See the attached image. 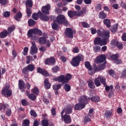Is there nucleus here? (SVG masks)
I'll return each mask as SVG.
<instances>
[{"label": "nucleus", "instance_id": "1", "mask_svg": "<svg viewBox=\"0 0 126 126\" xmlns=\"http://www.w3.org/2000/svg\"><path fill=\"white\" fill-rule=\"evenodd\" d=\"M33 34L38 35V36H42V31L37 28H34L28 31V37L31 38L32 40H37L38 38V36H33Z\"/></svg>", "mask_w": 126, "mask_h": 126}, {"label": "nucleus", "instance_id": "2", "mask_svg": "<svg viewBox=\"0 0 126 126\" xmlns=\"http://www.w3.org/2000/svg\"><path fill=\"white\" fill-rule=\"evenodd\" d=\"M84 57L81 54H79L78 56L72 58V61L70 62L71 65L76 67L79 65L80 62L83 61Z\"/></svg>", "mask_w": 126, "mask_h": 126}, {"label": "nucleus", "instance_id": "3", "mask_svg": "<svg viewBox=\"0 0 126 126\" xmlns=\"http://www.w3.org/2000/svg\"><path fill=\"white\" fill-rule=\"evenodd\" d=\"M97 35L99 37H101L103 39H105L106 40H109L110 38V31L102 30H97Z\"/></svg>", "mask_w": 126, "mask_h": 126}, {"label": "nucleus", "instance_id": "4", "mask_svg": "<svg viewBox=\"0 0 126 126\" xmlns=\"http://www.w3.org/2000/svg\"><path fill=\"white\" fill-rule=\"evenodd\" d=\"M55 21L56 23H58V24H64V25H67V21L63 15H59L57 17L56 20H55Z\"/></svg>", "mask_w": 126, "mask_h": 126}, {"label": "nucleus", "instance_id": "5", "mask_svg": "<svg viewBox=\"0 0 126 126\" xmlns=\"http://www.w3.org/2000/svg\"><path fill=\"white\" fill-rule=\"evenodd\" d=\"M109 40L105 39V38H103L102 39L100 38V37H96L94 41V45H99V46H105V45H107V42H108Z\"/></svg>", "mask_w": 126, "mask_h": 126}, {"label": "nucleus", "instance_id": "6", "mask_svg": "<svg viewBox=\"0 0 126 126\" xmlns=\"http://www.w3.org/2000/svg\"><path fill=\"white\" fill-rule=\"evenodd\" d=\"M1 94L7 97H10V96L12 95V91L9 89V85L5 86V87L2 90Z\"/></svg>", "mask_w": 126, "mask_h": 126}, {"label": "nucleus", "instance_id": "7", "mask_svg": "<svg viewBox=\"0 0 126 126\" xmlns=\"http://www.w3.org/2000/svg\"><path fill=\"white\" fill-rule=\"evenodd\" d=\"M61 117L62 120H63L65 124H70L71 123V118H70V116L66 114H65L63 116V111H62L61 112Z\"/></svg>", "mask_w": 126, "mask_h": 126}, {"label": "nucleus", "instance_id": "8", "mask_svg": "<svg viewBox=\"0 0 126 126\" xmlns=\"http://www.w3.org/2000/svg\"><path fill=\"white\" fill-rule=\"evenodd\" d=\"M32 45L30 54H31L32 56H34V55H36V54L38 53V48L36 46V43L34 42H32Z\"/></svg>", "mask_w": 126, "mask_h": 126}, {"label": "nucleus", "instance_id": "9", "mask_svg": "<svg viewBox=\"0 0 126 126\" xmlns=\"http://www.w3.org/2000/svg\"><path fill=\"white\" fill-rule=\"evenodd\" d=\"M90 98L89 97H87V96L86 95H83L81 96L80 99H79V102H80V104H82L83 105H85V107L88 103V101H89Z\"/></svg>", "mask_w": 126, "mask_h": 126}, {"label": "nucleus", "instance_id": "10", "mask_svg": "<svg viewBox=\"0 0 126 126\" xmlns=\"http://www.w3.org/2000/svg\"><path fill=\"white\" fill-rule=\"evenodd\" d=\"M64 34L65 36H66V37H68V38H71V39L73 38V32L72 31V29L71 28L66 29Z\"/></svg>", "mask_w": 126, "mask_h": 126}, {"label": "nucleus", "instance_id": "11", "mask_svg": "<svg viewBox=\"0 0 126 126\" xmlns=\"http://www.w3.org/2000/svg\"><path fill=\"white\" fill-rule=\"evenodd\" d=\"M104 61H106V55L101 54L96 58L95 62L96 63H104Z\"/></svg>", "mask_w": 126, "mask_h": 126}, {"label": "nucleus", "instance_id": "12", "mask_svg": "<svg viewBox=\"0 0 126 126\" xmlns=\"http://www.w3.org/2000/svg\"><path fill=\"white\" fill-rule=\"evenodd\" d=\"M54 80L58 81V82H61V83H66L65 81V77L63 75H61L59 77L54 78Z\"/></svg>", "mask_w": 126, "mask_h": 126}, {"label": "nucleus", "instance_id": "13", "mask_svg": "<svg viewBox=\"0 0 126 126\" xmlns=\"http://www.w3.org/2000/svg\"><path fill=\"white\" fill-rule=\"evenodd\" d=\"M51 9V6L48 4L46 6H43L42 8V12L44 14H49L50 13V10Z\"/></svg>", "mask_w": 126, "mask_h": 126}, {"label": "nucleus", "instance_id": "14", "mask_svg": "<svg viewBox=\"0 0 126 126\" xmlns=\"http://www.w3.org/2000/svg\"><path fill=\"white\" fill-rule=\"evenodd\" d=\"M38 14L40 16V19L42 21H49V16L46 15H43V13H42V12L41 11H39L38 12Z\"/></svg>", "mask_w": 126, "mask_h": 126}, {"label": "nucleus", "instance_id": "15", "mask_svg": "<svg viewBox=\"0 0 126 126\" xmlns=\"http://www.w3.org/2000/svg\"><path fill=\"white\" fill-rule=\"evenodd\" d=\"M25 83L23 80H19V88L22 92H24L25 91Z\"/></svg>", "mask_w": 126, "mask_h": 126}, {"label": "nucleus", "instance_id": "16", "mask_svg": "<svg viewBox=\"0 0 126 126\" xmlns=\"http://www.w3.org/2000/svg\"><path fill=\"white\" fill-rule=\"evenodd\" d=\"M37 71L38 73H41L44 76H49V74L48 73V71L45 69H42L40 67H38L37 69Z\"/></svg>", "mask_w": 126, "mask_h": 126}, {"label": "nucleus", "instance_id": "17", "mask_svg": "<svg viewBox=\"0 0 126 126\" xmlns=\"http://www.w3.org/2000/svg\"><path fill=\"white\" fill-rule=\"evenodd\" d=\"M53 63H56V59L54 57L48 58L45 61L46 64H53Z\"/></svg>", "mask_w": 126, "mask_h": 126}, {"label": "nucleus", "instance_id": "18", "mask_svg": "<svg viewBox=\"0 0 126 126\" xmlns=\"http://www.w3.org/2000/svg\"><path fill=\"white\" fill-rule=\"evenodd\" d=\"M63 112V114L65 113V114H71L72 112V106L69 105L66 108L63 109L62 111Z\"/></svg>", "mask_w": 126, "mask_h": 126}, {"label": "nucleus", "instance_id": "19", "mask_svg": "<svg viewBox=\"0 0 126 126\" xmlns=\"http://www.w3.org/2000/svg\"><path fill=\"white\" fill-rule=\"evenodd\" d=\"M84 108H85V104L80 103V101H79V103H77L74 106L75 110H82V109H84Z\"/></svg>", "mask_w": 126, "mask_h": 126}, {"label": "nucleus", "instance_id": "20", "mask_svg": "<svg viewBox=\"0 0 126 126\" xmlns=\"http://www.w3.org/2000/svg\"><path fill=\"white\" fill-rule=\"evenodd\" d=\"M85 66H86V68L89 70V74H90V75H92V73H90V71H91V70H93V68L91 66V64H90V63L88 62H85Z\"/></svg>", "mask_w": 126, "mask_h": 126}, {"label": "nucleus", "instance_id": "21", "mask_svg": "<svg viewBox=\"0 0 126 126\" xmlns=\"http://www.w3.org/2000/svg\"><path fill=\"white\" fill-rule=\"evenodd\" d=\"M26 8H30L33 6V1L31 0H27L26 1Z\"/></svg>", "mask_w": 126, "mask_h": 126}, {"label": "nucleus", "instance_id": "22", "mask_svg": "<svg viewBox=\"0 0 126 126\" xmlns=\"http://www.w3.org/2000/svg\"><path fill=\"white\" fill-rule=\"evenodd\" d=\"M112 114H113V111L111 110H107L104 114V117L106 118V119H110L111 116H112Z\"/></svg>", "mask_w": 126, "mask_h": 126}, {"label": "nucleus", "instance_id": "23", "mask_svg": "<svg viewBox=\"0 0 126 126\" xmlns=\"http://www.w3.org/2000/svg\"><path fill=\"white\" fill-rule=\"evenodd\" d=\"M44 86L45 89H50L51 88V84L49 83L48 79H45L44 80Z\"/></svg>", "mask_w": 126, "mask_h": 126}, {"label": "nucleus", "instance_id": "24", "mask_svg": "<svg viewBox=\"0 0 126 126\" xmlns=\"http://www.w3.org/2000/svg\"><path fill=\"white\" fill-rule=\"evenodd\" d=\"M103 23L106 25L107 28L111 27V21L108 19H105L103 20Z\"/></svg>", "mask_w": 126, "mask_h": 126}, {"label": "nucleus", "instance_id": "25", "mask_svg": "<svg viewBox=\"0 0 126 126\" xmlns=\"http://www.w3.org/2000/svg\"><path fill=\"white\" fill-rule=\"evenodd\" d=\"M67 14L69 17H70V18H72V17L76 16V12L74 11H69L67 12Z\"/></svg>", "mask_w": 126, "mask_h": 126}, {"label": "nucleus", "instance_id": "26", "mask_svg": "<svg viewBox=\"0 0 126 126\" xmlns=\"http://www.w3.org/2000/svg\"><path fill=\"white\" fill-rule=\"evenodd\" d=\"M26 63L27 64H29L31 63V62H33L34 61V59H33V57L31 56H28L26 57Z\"/></svg>", "mask_w": 126, "mask_h": 126}, {"label": "nucleus", "instance_id": "27", "mask_svg": "<svg viewBox=\"0 0 126 126\" xmlns=\"http://www.w3.org/2000/svg\"><path fill=\"white\" fill-rule=\"evenodd\" d=\"M46 39H47V36L40 37L38 39L39 43L41 44V45H45V42L47 40Z\"/></svg>", "mask_w": 126, "mask_h": 126}, {"label": "nucleus", "instance_id": "28", "mask_svg": "<svg viewBox=\"0 0 126 126\" xmlns=\"http://www.w3.org/2000/svg\"><path fill=\"white\" fill-rule=\"evenodd\" d=\"M7 31L5 30L3 32H1L0 33V38H1V39H3L4 38H5L6 37V36H7Z\"/></svg>", "mask_w": 126, "mask_h": 126}, {"label": "nucleus", "instance_id": "29", "mask_svg": "<svg viewBox=\"0 0 126 126\" xmlns=\"http://www.w3.org/2000/svg\"><path fill=\"white\" fill-rule=\"evenodd\" d=\"M107 17V14L105 13L104 12H100L99 14V18L100 19H105Z\"/></svg>", "mask_w": 126, "mask_h": 126}, {"label": "nucleus", "instance_id": "30", "mask_svg": "<svg viewBox=\"0 0 126 126\" xmlns=\"http://www.w3.org/2000/svg\"><path fill=\"white\" fill-rule=\"evenodd\" d=\"M89 87L92 89H94L95 88V85L93 84V81L92 80H90L88 81Z\"/></svg>", "mask_w": 126, "mask_h": 126}, {"label": "nucleus", "instance_id": "31", "mask_svg": "<svg viewBox=\"0 0 126 126\" xmlns=\"http://www.w3.org/2000/svg\"><path fill=\"white\" fill-rule=\"evenodd\" d=\"M27 67L29 71H33V70L35 69V66L32 64H29Z\"/></svg>", "mask_w": 126, "mask_h": 126}, {"label": "nucleus", "instance_id": "32", "mask_svg": "<svg viewBox=\"0 0 126 126\" xmlns=\"http://www.w3.org/2000/svg\"><path fill=\"white\" fill-rule=\"evenodd\" d=\"M94 84L97 87H98V86H100L101 85V83L100 82V79L99 77H98L94 80Z\"/></svg>", "mask_w": 126, "mask_h": 126}, {"label": "nucleus", "instance_id": "33", "mask_svg": "<svg viewBox=\"0 0 126 126\" xmlns=\"http://www.w3.org/2000/svg\"><path fill=\"white\" fill-rule=\"evenodd\" d=\"M98 77L99 78V80L100 81V82L102 84H103L104 86H106V85H107L106 84V79L104 78L103 77H102V76H98Z\"/></svg>", "mask_w": 126, "mask_h": 126}, {"label": "nucleus", "instance_id": "34", "mask_svg": "<svg viewBox=\"0 0 126 126\" xmlns=\"http://www.w3.org/2000/svg\"><path fill=\"white\" fill-rule=\"evenodd\" d=\"M72 78V77H71V74L67 73L66 75V77H65V81H66V83H67V82H68V81H69V80H70Z\"/></svg>", "mask_w": 126, "mask_h": 126}, {"label": "nucleus", "instance_id": "35", "mask_svg": "<svg viewBox=\"0 0 126 126\" xmlns=\"http://www.w3.org/2000/svg\"><path fill=\"white\" fill-rule=\"evenodd\" d=\"M91 101H92V102H99L100 97L98 96H93L91 98Z\"/></svg>", "mask_w": 126, "mask_h": 126}, {"label": "nucleus", "instance_id": "36", "mask_svg": "<svg viewBox=\"0 0 126 126\" xmlns=\"http://www.w3.org/2000/svg\"><path fill=\"white\" fill-rule=\"evenodd\" d=\"M35 23L36 22L34 20H33V19H30L28 21L29 26H30V27H31V26H34Z\"/></svg>", "mask_w": 126, "mask_h": 126}, {"label": "nucleus", "instance_id": "37", "mask_svg": "<svg viewBox=\"0 0 126 126\" xmlns=\"http://www.w3.org/2000/svg\"><path fill=\"white\" fill-rule=\"evenodd\" d=\"M22 17V14L21 12H19L16 16H14V18L17 21H19V19Z\"/></svg>", "mask_w": 126, "mask_h": 126}, {"label": "nucleus", "instance_id": "38", "mask_svg": "<svg viewBox=\"0 0 126 126\" xmlns=\"http://www.w3.org/2000/svg\"><path fill=\"white\" fill-rule=\"evenodd\" d=\"M29 125H30V121H29V120H24L22 125L23 126H30Z\"/></svg>", "mask_w": 126, "mask_h": 126}, {"label": "nucleus", "instance_id": "39", "mask_svg": "<svg viewBox=\"0 0 126 126\" xmlns=\"http://www.w3.org/2000/svg\"><path fill=\"white\" fill-rule=\"evenodd\" d=\"M56 23H57L55 21L53 24H52V27L54 30H58V29H59V25Z\"/></svg>", "mask_w": 126, "mask_h": 126}, {"label": "nucleus", "instance_id": "40", "mask_svg": "<svg viewBox=\"0 0 126 126\" xmlns=\"http://www.w3.org/2000/svg\"><path fill=\"white\" fill-rule=\"evenodd\" d=\"M105 66H106V64L103 63L102 64L97 66L96 68V69L97 70H99V71L102 70V69H104V68H105Z\"/></svg>", "mask_w": 126, "mask_h": 126}, {"label": "nucleus", "instance_id": "41", "mask_svg": "<svg viewBox=\"0 0 126 126\" xmlns=\"http://www.w3.org/2000/svg\"><path fill=\"white\" fill-rule=\"evenodd\" d=\"M28 97L32 101H35V100H36V96H35V95L33 94H30Z\"/></svg>", "mask_w": 126, "mask_h": 126}, {"label": "nucleus", "instance_id": "42", "mask_svg": "<svg viewBox=\"0 0 126 126\" xmlns=\"http://www.w3.org/2000/svg\"><path fill=\"white\" fill-rule=\"evenodd\" d=\"M94 51L95 53H99L101 51V47L99 46H95L94 47Z\"/></svg>", "mask_w": 126, "mask_h": 126}, {"label": "nucleus", "instance_id": "43", "mask_svg": "<svg viewBox=\"0 0 126 126\" xmlns=\"http://www.w3.org/2000/svg\"><path fill=\"white\" fill-rule=\"evenodd\" d=\"M64 89L66 92L70 91V86L68 84H65L64 86Z\"/></svg>", "mask_w": 126, "mask_h": 126}, {"label": "nucleus", "instance_id": "44", "mask_svg": "<svg viewBox=\"0 0 126 126\" xmlns=\"http://www.w3.org/2000/svg\"><path fill=\"white\" fill-rule=\"evenodd\" d=\"M52 70L55 73H57V72H58V71H60V67H59L58 66H54L52 68Z\"/></svg>", "mask_w": 126, "mask_h": 126}, {"label": "nucleus", "instance_id": "45", "mask_svg": "<svg viewBox=\"0 0 126 126\" xmlns=\"http://www.w3.org/2000/svg\"><path fill=\"white\" fill-rule=\"evenodd\" d=\"M27 9V14L28 17H30L31 16V14H32V10L30 8H26Z\"/></svg>", "mask_w": 126, "mask_h": 126}, {"label": "nucleus", "instance_id": "46", "mask_svg": "<svg viewBox=\"0 0 126 126\" xmlns=\"http://www.w3.org/2000/svg\"><path fill=\"white\" fill-rule=\"evenodd\" d=\"M62 87V85L61 84H58V85H54L53 88V89L55 91H57L60 89Z\"/></svg>", "mask_w": 126, "mask_h": 126}, {"label": "nucleus", "instance_id": "47", "mask_svg": "<svg viewBox=\"0 0 126 126\" xmlns=\"http://www.w3.org/2000/svg\"><path fill=\"white\" fill-rule=\"evenodd\" d=\"M42 125L43 126H49V121L47 119H44L42 121Z\"/></svg>", "mask_w": 126, "mask_h": 126}, {"label": "nucleus", "instance_id": "48", "mask_svg": "<svg viewBox=\"0 0 126 126\" xmlns=\"http://www.w3.org/2000/svg\"><path fill=\"white\" fill-rule=\"evenodd\" d=\"M39 16L40 17V15L37 13H33L32 15V18L34 19V20H38V18H39Z\"/></svg>", "mask_w": 126, "mask_h": 126}, {"label": "nucleus", "instance_id": "49", "mask_svg": "<svg viewBox=\"0 0 126 126\" xmlns=\"http://www.w3.org/2000/svg\"><path fill=\"white\" fill-rule=\"evenodd\" d=\"M117 30H118V24H115L113 26V28L111 29V32L112 33H115Z\"/></svg>", "mask_w": 126, "mask_h": 126}, {"label": "nucleus", "instance_id": "50", "mask_svg": "<svg viewBox=\"0 0 126 126\" xmlns=\"http://www.w3.org/2000/svg\"><path fill=\"white\" fill-rule=\"evenodd\" d=\"M28 47H26L24 48V51L22 52L23 55H24V56H27V55H28Z\"/></svg>", "mask_w": 126, "mask_h": 126}, {"label": "nucleus", "instance_id": "51", "mask_svg": "<svg viewBox=\"0 0 126 126\" xmlns=\"http://www.w3.org/2000/svg\"><path fill=\"white\" fill-rule=\"evenodd\" d=\"M82 25L84 28H90V25L88 24V23L83 22L82 23Z\"/></svg>", "mask_w": 126, "mask_h": 126}, {"label": "nucleus", "instance_id": "52", "mask_svg": "<svg viewBox=\"0 0 126 126\" xmlns=\"http://www.w3.org/2000/svg\"><path fill=\"white\" fill-rule=\"evenodd\" d=\"M5 114L7 117H10V116H11V109L7 108Z\"/></svg>", "mask_w": 126, "mask_h": 126}, {"label": "nucleus", "instance_id": "53", "mask_svg": "<svg viewBox=\"0 0 126 126\" xmlns=\"http://www.w3.org/2000/svg\"><path fill=\"white\" fill-rule=\"evenodd\" d=\"M30 114L32 117H33V118H36L37 117V114L33 110H31Z\"/></svg>", "mask_w": 126, "mask_h": 126}, {"label": "nucleus", "instance_id": "54", "mask_svg": "<svg viewBox=\"0 0 126 126\" xmlns=\"http://www.w3.org/2000/svg\"><path fill=\"white\" fill-rule=\"evenodd\" d=\"M105 87V90L106 91V92H109V91H110V89H111V90H112L113 87V86H107V85L106 86H104Z\"/></svg>", "mask_w": 126, "mask_h": 126}, {"label": "nucleus", "instance_id": "55", "mask_svg": "<svg viewBox=\"0 0 126 126\" xmlns=\"http://www.w3.org/2000/svg\"><path fill=\"white\" fill-rule=\"evenodd\" d=\"M72 52L75 54H77L79 53V49L77 47H74L72 49Z\"/></svg>", "mask_w": 126, "mask_h": 126}, {"label": "nucleus", "instance_id": "56", "mask_svg": "<svg viewBox=\"0 0 126 126\" xmlns=\"http://www.w3.org/2000/svg\"><path fill=\"white\" fill-rule=\"evenodd\" d=\"M32 91L36 95H38V94H39V90L36 87H34V89L32 90Z\"/></svg>", "mask_w": 126, "mask_h": 126}, {"label": "nucleus", "instance_id": "57", "mask_svg": "<svg viewBox=\"0 0 126 126\" xmlns=\"http://www.w3.org/2000/svg\"><path fill=\"white\" fill-rule=\"evenodd\" d=\"M116 44L120 50L123 49V44L122 43L117 41Z\"/></svg>", "mask_w": 126, "mask_h": 126}, {"label": "nucleus", "instance_id": "58", "mask_svg": "<svg viewBox=\"0 0 126 126\" xmlns=\"http://www.w3.org/2000/svg\"><path fill=\"white\" fill-rule=\"evenodd\" d=\"M118 58H119V55L118 54L113 55L111 56V59L113 61H115V60H117Z\"/></svg>", "mask_w": 126, "mask_h": 126}, {"label": "nucleus", "instance_id": "59", "mask_svg": "<svg viewBox=\"0 0 126 126\" xmlns=\"http://www.w3.org/2000/svg\"><path fill=\"white\" fill-rule=\"evenodd\" d=\"M15 30V27L14 26H12L10 28H8L7 31L8 33H11V32Z\"/></svg>", "mask_w": 126, "mask_h": 126}, {"label": "nucleus", "instance_id": "60", "mask_svg": "<svg viewBox=\"0 0 126 126\" xmlns=\"http://www.w3.org/2000/svg\"><path fill=\"white\" fill-rule=\"evenodd\" d=\"M45 44L46 45L47 48L50 47L51 46V42H50V40H49V39H46V40H45Z\"/></svg>", "mask_w": 126, "mask_h": 126}, {"label": "nucleus", "instance_id": "61", "mask_svg": "<svg viewBox=\"0 0 126 126\" xmlns=\"http://www.w3.org/2000/svg\"><path fill=\"white\" fill-rule=\"evenodd\" d=\"M0 3L1 5H5L7 3V0H0Z\"/></svg>", "mask_w": 126, "mask_h": 126}, {"label": "nucleus", "instance_id": "62", "mask_svg": "<svg viewBox=\"0 0 126 126\" xmlns=\"http://www.w3.org/2000/svg\"><path fill=\"white\" fill-rule=\"evenodd\" d=\"M121 77H122V78L126 77V69H124L121 73Z\"/></svg>", "mask_w": 126, "mask_h": 126}, {"label": "nucleus", "instance_id": "63", "mask_svg": "<svg viewBox=\"0 0 126 126\" xmlns=\"http://www.w3.org/2000/svg\"><path fill=\"white\" fill-rule=\"evenodd\" d=\"M91 33L93 35H95V33H97V30L93 28H91Z\"/></svg>", "mask_w": 126, "mask_h": 126}, {"label": "nucleus", "instance_id": "64", "mask_svg": "<svg viewBox=\"0 0 126 126\" xmlns=\"http://www.w3.org/2000/svg\"><path fill=\"white\" fill-rule=\"evenodd\" d=\"M122 40L124 42L126 41V32H125L123 34L122 36Z\"/></svg>", "mask_w": 126, "mask_h": 126}]
</instances>
